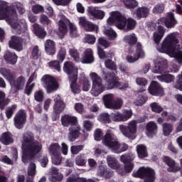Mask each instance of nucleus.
Segmentation results:
<instances>
[{
    "instance_id": "nucleus-1",
    "label": "nucleus",
    "mask_w": 182,
    "mask_h": 182,
    "mask_svg": "<svg viewBox=\"0 0 182 182\" xmlns=\"http://www.w3.org/2000/svg\"><path fill=\"white\" fill-rule=\"evenodd\" d=\"M0 18L1 19H6V22L11 25L12 29H14L17 35H21L24 33V37H19L17 36H13L11 38V40L9 41V46L11 49H14L18 52H21L23 49V42L31 40V36L29 33L26 32L28 31V24L25 19H21L18 21V14L15 10H11V14L12 16L10 17L6 13L8 11V7L4 6H0ZM15 21H18L15 22Z\"/></svg>"
},
{
    "instance_id": "nucleus-2",
    "label": "nucleus",
    "mask_w": 182,
    "mask_h": 182,
    "mask_svg": "<svg viewBox=\"0 0 182 182\" xmlns=\"http://www.w3.org/2000/svg\"><path fill=\"white\" fill-rule=\"evenodd\" d=\"M21 149L23 151L21 160L23 163L26 164L33 160L35 156L42 151V144L35 139L33 134L26 132L23 135Z\"/></svg>"
},
{
    "instance_id": "nucleus-3",
    "label": "nucleus",
    "mask_w": 182,
    "mask_h": 182,
    "mask_svg": "<svg viewBox=\"0 0 182 182\" xmlns=\"http://www.w3.org/2000/svg\"><path fill=\"white\" fill-rule=\"evenodd\" d=\"M107 69L113 70V72H102V79L105 81L107 89L112 90L122 86V83L119 82V78L117 76V65L114 61L107 59L105 62Z\"/></svg>"
},
{
    "instance_id": "nucleus-4",
    "label": "nucleus",
    "mask_w": 182,
    "mask_h": 182,
    "mask_svg": "<svg viewBox=\"0 0 182 182\" xmlns=\"http://www.w3.org/2000/svg\"><path fill=\"white\" fill-rule=\"evenodd\" d=\"M102 144L117 154H120V153H123L129 149V145L126 143L120 144L117 137L110 130L105 134L102 139Z\"/></svg>"
},
{
    "instance_id": "nucleus-5",
    "label": "nucleus",
    "mask_w": 182,
    "mask_h": 182,
    "mask_svg": "<svg viewBox=\"0 0 182 182\" xmlns=\"http://www.w3.org/2000/svg\"><path fill=\"white\" fill-rule=\"evenodd\" d=\"M168 66L167 65V60L161 59L155 63L153 72L154 73H160L161 75L156 76V79L159 82H165V83H171L174 82V76L168 74Z\"/></svg>"
},
{
    "instance_id": "nucleus-6",
    "label": "nucleus",
    "mask_w": 182,
    "mask_h": 182,
    "mask_svg": "<svg viewBox=\"0 0 182 182\" xmlns=\"http://www.w3.org/2000/svg\"><path fill=\"white\" fill-rule=\"evenodd\" d=\"M146 120L147 116L139 117L136 121L132 120L129 122L128 125H120L119 130L125 137H127L129 140H134L136 139V133H137V123H144Z\"/></svg>"
},
{
    "instance_id": "nucleus-7",
    "label": "nucleus",
    "mask_w": 182,
    "mask_h": 182,
    "mask_svg": "<svg viewBox=\"0 0 182 182\" xmlns=\"http://www.w3.org/2000/svg\"><path fill=\"white\" fill-rule=\"evenodd\" d=\"M133 177L135 178H144V182L156 181V171L151 168L140 167L137 171L132 173Z\"/></svg>"
},
{
    "instance_id": "nucleus-8",
    "label": "nucleus",
    "mask_w": 182,
    "mask_h": 182,
    "mask_svg": "<svg viewBox=\"0 0 182 182\" xmlns=\"http://www.w3.org/2000/svg\"><path fill=\"white\" fill-rule=\"evenodd\" d=\"M177 43H178V39L174 34L171 33L163 41L159 52L163 53H174Z\"/></svg>"
},
{
    "instance_id": "nucleus-9",
    "label": "nucleus",
    "mask_w": 182,
    "mask_h": 182,
    "mask_svg": "<svg viewBox=\"0 0 182 182\" xmlns=\"http://www.w3.org/2000/svg\"><path fill=\"white\" fill-rule=\"evenodd\" d=\"M90 77L92 81V87L90 90V93L91 95H92V96H99V95L103 93V92L105 91L103 80L96 73H91Z\"/></svg>"
},
{
    "instance_id": "nucleus-10",
    "label": "nucleus",
    "mask_w": 182,
    "mask_h": 182,
    "mask_svg": "<svg viewBox=\"0 0 182 182\" xmlns=\"http://www.w3.org/2000/svg\"><path fill=\"white\" fill-rule=\"evenodd\" d=\"M41 82L48 94L56 92L59 87V84L58 83V81H56V79L49 75H45L43 76Z\"/></svg>"
},
{
    "instance_id": "nucleus-11",
    "label": "nucleus",
    "mask_w": 182,
    "mask_h": 182,
    "mask_svg": "<svg viewBox=\"0 0 182 182\" xmlns=\"http://www.w3.org/2000/svg\"><path fill=\"white\" fill-rule=\"evenodd\" d=\"M136 26H137V21L134 18L132 17L127 18L124 15H122L121 23L119 24L120 31H125L126 32H129L136 29Z\"/></svg>"
},
{
    "instance_id": "nucleus-12",
    "label": "nucleus",
    "mask_w": 182,
    "mask_h": 182,
    "mask_svg": "<svg viewBox=\"0 0 182 182\" xmlns=\"http://www.w3.org/2000/svg\"><path fill=\"white\" fill-rule=\"evenodd\" d=\"M134 155L132 154H126L120 156V161L124 164V170L125 173H132L134 168Z\"/></svg>"
},
{
    "instance_id": "nucleus-13",
    "label": "nucleus",
    "mask_w": 182,
    "mask_h": 182,
    "mask_svg": "<svg viewBox=\"0 0 182 182\" xmlns=\"http://www.w3.org/2000/svg\"><path fill=\"white\" fill-rule=\"evenodd\" d=\"M14 126L18 130L23 129L25 124H26V111L25 109L18 110L14 117Z\"/></svg>"
},
{
    "instance_id": "nucleus-14",
    "label": "nucleus",
    "mask_w": 182,
    "mask_h": 182,
    "mask_svg": "<svg viewBox=\"0 0 182 182\" xmlns=\"http://www.w3.org/2000/svg\"><path fill=\"white\" fill-rule=\"evenodd\" d=\"M140 58H144V50H143L141 43H138L136 46V53L129 54L127 55L126 60L128 63H134V62H137Z\"/></svg>"
},
{
    "instance_id": "nucleus-15",
    "label": "nucleus",
    "mask_w": 182,
    "mask_h": 182,
    "mask_svg": "<svg viewBox=\"0 0 182 182\" xmlns=\"http://www.w3.org/2000/svg\"><path fill=\"white\" fill-rule=\"evenodd\" d=\"M63 70L68 75V79L77 77L78 70L72 61H65L63 64Z\"/></svg>"
},
{
    "instance_id": "nucleus-16",
    "label": "nucleus",
    "mask_w": 182,
    "mask_h": 182,
    "mask_svg": "<svg viewBox=\"0 0 182 182\" xmlns=\"http://www.w3.org/2000/svg\"><path fill=\"white\" fill-rule=\"evenodd\" d=\"M87 15L92 21L102 20L105 18V11L100 10L99 7L89 6L87 9Z\"/></svg>"
},
{
    "instance_id": "nucleus-17",
    "label": "nucleus",
    "mask_w": 182,
    "mask_h": 182,
    "mask_svg": "<svg viewBox=\"0 0 182 182\" xmlns=\"http://www.w3.org/2000/svg\"><path fill=\"white\" fill-rule=\"evenodd\" d=\"M148 91L152 96H163L164 95V90L163 87L156 80L151 82L150 85L148 87Z\"/></svg>"
},
{
    "instance_id": "nucleus-18",
    "label": "nucleus",
    "mask_w": 182,
    "mask_h": 182,
    "mask_svg": "<svg viewBox=\"0 0 182 182\" xmlns=\"http://www.w3.org/2000/svg\"><path fill=\"white\" fill-rule=\"evenodd\" d=\"M61 123L64 127H69V126L73 127L79 124L77 117L70 116L69 114H65L64 116L61 117Z\"/></svg>"
},
{
    "instance_id": "nucleus-19",
    "label": "nucleus",
    "mask_w": 182,
    "mask_h": 182,
    "mask_svg": "<svg viewBox=\"0 0 182 182\" xmlns=\"http://www.w3.org/2000/svg\"><path fill=\"white\" fill-rule=\"evenodd\" d=\"M80 62L85 65H90L95 62V55H93V50L92 48H87L83 52Z\"/></svg>"
},
{
    "instance_id": "nucleus-20",
    "label": "nucleus",
    "mask_w": 182,
    "mask_h": 182,
    "mask_svg": "<svg viewBox=\"0 0 182 182\" xmlns=\"http://www.w3.org/2000/svg\"><path fill=\"white\" fill-rule=\"evenodd\" d=\"M145 129L147 137H150L151 139L156 136L157 132H159V126H157V124L154 121L149 122L146 124Z\"/></svg>"
},
{
    "instance_id": "nucleus-21",
    "label": "nucleus",
    "mask_w": 182,
    "mask_h": 182,
    "mask_svg": "<svg viewBox=\"0 0 182 182\" xmlns=\"http://www.w3.org/2000/svg\"><path fill=\"white\" fill-rule=\"evenodd\" d=\"M80 125L79 124L74 127H70L68 129V139L69 141H75L80 136Z\"/></svg>"
},
{
    "instance_id": "nucleus-22",
    "label": "nucleus",
    "mask_w": 182,
    "mask_h": 182,
    "mask_svg": "<svg viewBox=\"0 0 182 182\" xmlns=\"http://www.w3.org/2000/svg\"><path fill=\"white\" fill-rule=\"evenodd\" d=\"M122 13L119 11L112 12L111 17L107 20L108 25L112 26V25L115 24L117 29H119V24H120L122 21Z\"/></svg>"
},
{
    "instance_id": "nucleus-23",
    "label": "nucleus",
    "mask_w": 182,
    "mask_h": 182,
    "mask_svg": "<svg viewBox=\"0 0 182 182\" xmlns=\"http://www.w3.org/2000/svg\"><path fill=\"white\" fill-rule=\"evenodd\" d=\"M79 24L82 26L86 32H95V31H97L98 29V27L96 26V24L88 21L86 20V18H85V17L80 18Z\"/></svg>"
},
{
    "instance_id": "nucleus-24",
    "label": "nucleus",
    "mask_w": 182,
    "mask_h": 182,
    "mask_svg": "<svg viewBox=\"0 0 182 182\" xmlns=\"http://www.w3.org/2000/svg\"><path fill=\"white\" fill-rule=\"evenodd\" d=\"M49 173L48 180L50 182H60L63 180V174L59 172V169L56 167H51Z\"/></svg>"
},
{
    "instance_id": "nucleus-25",
    "label": "nucleus",
    "mask_w": 182,
    "mask_h": 182,
    "mask_svg": "<svg viewBox=\"0 0 182 182\" xmlns=\"http://www.w3.org/2000/svg\"><path fill=\"white\" fill-rule=\"evenodd\" d=\"M26 80L25 77L21 75L17 79L14 78L10 82V85L15 89L16 92H19V90H23V87H25V82Z\"/></svg>"
},
{
    "instance_id": "nucleus-26",
    "label": "nucleus",
    "mask_w": 182,
    "mask_h": 182,
    "mask_svg": "<svg viewBox=\"0 0 182 182\" xmlns=\"http://www.w3.org/2000/svg\"><path fill=\"white\" fill-rule=\"evenodd\" d=\"M164 161L168 166L167 168L168 173H177V171L181 170V168L176 164V161L170 158V156H164Z\"/></svg>"
},
{
    "instance_id": "nucleus-27",
    "label": "nucleus",
    "mask_w": 182,
    "mask_h": 182,
    "mask_svg": "<svg viewBox=\"0 0 182 182\" xmlns=\"http://www.w3.org/2000/svg\"><path fill=\"white\" fill-rule=\"evenodd\" d=\"M54 112L55 113H62L63 110H65V108L66 107V104L65 102H63V100H62V97L60 95H55L54 98Z\"/></svg>"
},
{
    "instance_id": "nucleus-28",
    "label": "nucleus",
    "mask_w": 182,
    "mask_h": 182,
    "mask_svg": "<svg viewBox=\"0 0 182 182\" xmlns=\"http://www.w3.org/2000/svg\"><path fill=\"white\" fill-rule=\"evenodd\" d=\"M166 33V28L163 26H158L157 30L153 34L154 42L159 46Z\"/></svg>"
},
{
    "instance_id": "nucleus-29",
    "label": "nucleus",
    "mask_w": 182,
    "mask_h": 182,
    "mask_svg": "<svg viewBox=\"0 0 182 182\" xmlns=\"http://www.w3.org/2000/svg\"><path fill=\"white\" fill-rule=\"evenodd\" d=\"M97 175L99 177H104L106 179L112 178L113 177V171L107 169V166L100 165L98 167Z\"/></svg>"
},
{
    "instance_id": "nucleus-30",
    "label": "nucleus",
    "mask_w": 182,
    "mask_h": 182,
    "mask_svg": "<svg viewBox=\"0 0 182 182\" xmlns=\"http://www.w3.org/2000/svg\"><path fill=\"white\" fill-rule=\"evenodd\" d=\"M15 141L14 135L10 132H3L0 136V142L4 146H9Z\"/></svg>"
},
{
    "instance_id": "nucleus-31",
    "label": "nucleus",
    "mask_w": 182,
    "mask_h": 182,
    "mask_svg": "<svg viewBox=\"0 0 182 182\" xmlns=\"http://www.w3.org/2000/svg\"><path fill=\"white\" fill-rule=\"evenodd\" d=\"M44 48L47 55H53L56 53V43L50 39L46 41L44 43Z\"/></svg>"
},
{
    "instance_id": "nucleus-32",
    "label": "nucleus",
    "mask_w": 182,
    "mask_h": 182,
    "mask_svg": "<svg viewBox=\"0 0 182 182\" xmlns=\"http://www.w3.org/2000/svg\"><path fill=\"white\" fill-rule=\"evenodd\" d=\"M178 22L174 16V14L169 12L166 16L165 26L168 29H171L177 25Z\"/></svg>"
},
{
    "instance_id": "nucleus-33",
    "label": "nucleus",
    "mask_w": 182,
    "mask_h": 182,
    "mask_svg": "<svg viewBox=\"0 0 182 182\" xmlns=\"http://www.w3.org/2000/svg\"><path fill=\"white\" fill-rule=\"evenodd\" d=\"M33 29L34 31V34L36 35V36L39 38V39H45V38H46V31H45V28L41 26L39 24L34 23L33 25Z\"/></svg>"
},
{
    "instance_id": "nucleus-34",
    "label": "nucleus",
    "mask_w": 182,
    "mask_h": 182,
    "mask_svg": "<svg viewBox=\"0 0 182 182\" xmlns=\"http://www.w3.org/2000/svg\"><path fill=\"white\" fill-rule=\"evenodd\" d=\"M0 73L1 75H2L4 79H6V80H8V82H9V83L11 80H14V79H16V77L15 73H12L9 68H1Z\"/></svg>"
},
{
    "instance_id": "nucleus-35",
    "label": "nucleus",
    "mask_w": 182,
    "mask_h": 182,
    "mask_svg": "<svg viewBox=\"0 0 182 182\" xmlns=\"http://www.w3.org/2000/svg\"><path fill=\"white\" fill-rule=\"evenodd\" d=\"M136 149L139 159H146V157H149V152L147 151V146H146V145L138 144Z\"/></svg>"
},
{
    "instance_id": "nucleus-36",
    "label": "nucleus",
    "mask_w": 182,
    "mask_h": 182,
    "mask_svg": "<svg viewBox=\"0 0 182 182\" xmlns=\"http://www.w3.org/2000/svg\"><path fill=\"white\" fill-rule=\"evenodd\" d=\"M4 59L9 65H16L18 62V55L16 53L10 51H6L4 55Z\"/></svg>"
},
{
    "instance_id": "nucleus-37",
    "label": "nucleus",
    "mask_w": 182,
    "mask_h": 182,
    "mask_svg": "<svg viewBox=\"0 0 182 182\" xmlns=\"http://www.w3.org/2000/svg\"><path fill=\"white\" fill-rule=\"evenodd\" d=\"M124 43H127L129 46H134V45H137V36L134 33L128 34L125 36L123 38Z\"/></svg>"
},
{
    "instance_id": "nucleus-38",
    "label": "nucleus",
    "mask_w": 182,
    "mask_h": 182,
    "mask_svg": "<svg viewBox=\"0 0 182 182\" xmlns=\"http://www.w3.org/2000/svg\"><path fill=\"white\" fill-rule=\"evenodd\" d=\"M149 12L150 10L147 7H139L136 10V16L138 20L141 19V18H147L149 16Z\"/></svg>"
},
{
    "instance_id": "nucleus-39",
    "label": "nucleus",
    "mask_w": 182,
    "mask_h": 182,
    "mask_svg": "<svg viewBox=\"0 0 182 182\" xmlns=\"http://www.w3.org/2000/svg\"><path fill=\"white\" fill-rule=\"evenodd\" d=\"M66 21H68L66 18V16L62 15L61 20L58 21V31L62 33V35H65V33L68 32V26H66V23H65Z\"/></svg>"
},
{
    "instance_id": "nucleus-40",
    "label": "nucleus",
    "mask_w": 182,
    "mask_h": 182,
    "mask_svg": "<svg viewBox=\"0 0 182 182\" xmlns=\"http://www.w3.org/2000/svg\"><path fill=\"white\" fill-rule=\"evenodd\" d=\"M69 80L71 82L70 85L71 92H73L74 95L80 93V87H79V85H77V77H75L74 78H70Z\"/></svg>"
},
{
    "instance_id": "nucleus-41",
    "label": "nucleus",
    "mask_w": 182,
    "mask_h": 182,
    "mask_svg": "<svg viewBox=\"0 0 182 182\" xmlns=\"http://www.w3.org/2000/svg\"><path fill=\"white\" fill-rule=\"evenodd\" d=\"M102 100L105 107H107V109H110V107H112L113 100H114V95L113 94H107L103 96Z\"/></svg>"
},
{
    "instance_id": "nucleus-42",
    "label": "nucleus",
    "mask_w": 182,
    "mask_h": 182,
    "mask_svg": "<svg viewBox=\"0 0 182 182\" xmlns=\"http://www.w3.org/2000/svg\"><path fill=\"white\" fill-rule=\"evenodd\" d=\"M107 162L111 168H113V170H119V167H120V165L119 164V162L117 161V159L113 156H108L107 157Z\"/></svg>"
},
{
    "instance_id": "nucleus-43",
    "label": "nucleus",
    "mask_w": 182,
    "mask_h": 182,
    "mask_svg": "<svg viewBox=\"0 0 182 182\" xmlns=\"http://www.w3.org/2000/svg\"><path fill=\"white\" fill-rule=\"evenodd\" d=\"M136 83L139 86H141V88L138 90V93H143V92H146V86L148 83L147 80L143 77H137L136 79Z\"/></svg>"
},
{
    "instance_id": "nucleus-44",
    "label": "nucleus",
    "mask_w": 182,
    "mask_h": 182,
    "mask_svg": "<svg viewBox=\"0 0 182 182\" xmlns=\"http://www.w3.org/2000/svg\"><path fill=\"white\" fill-rule=\"evenodd\" d=\"M111 117L109 114V113L103 112L100 114V115L97 117V119L101 123H105V124H109V123H112Z\"/></svg>"
},
{
    "instance_id": "nucleus-45",
    "label": "nucleus",
    "mask_w": 182,
    "mask_h": 182,
    "mask_svg": "<svg viewBox=\"0 0 182 182\" xmlns=\"http://www.w3.org/2000/svg\"><path fill=\"white\" fill-rule=\"evenodd\" d=\"M86 163H87V158H86V155L85 154H80L75 158V164L77 166L83 167V166H86Z\"/></svg>"
},
{
    "instance_id": "nucleus-46",
    "label": "nucleus",
    "mask_w": 182,
    "mask_h": 182,
    "mask_svg": "<svg viewBox=\"0 0 182 182\" xmlns=\"http://www.w3.org/2000/svg\"><path fill=\"white\" fill-rule=\"evenodd\" d=\"M174 127L170 123L165 122L162 124V130L164 136H170L173 132Z\"/></svg>"
},
{
    "instance_id": "nucleus-47",
    "label": "nucleus",
    "mask_w": 182,
    "mask_h": 182,
    "mask_svg": "<svg viewBox=\"0 0 182 182\" xmlns=\"http://www.w3.org/2000/svg\"><path fill=\"white\" fill-rule=\"evenodd\" d=\"M6 95L3 92L0 90V109L3 110L4 107L7 106V105H9V102H11V100L9 98H5Z\"/></svg>"
},
{
    "instance_id": "nucleus-48",
    "label": "nucleus",
    "mask_w": 182,
    "mask_h": 182,
    "mask_svg": "<svg viewBox=\"0 0 182 182\" xmlns=\"http://www.w3.org/2000/svg\"><path fill=\"white\" fill-rule=\"evenodd\" d=\"M59 150H60V145L58 143L51 144L48 149V151L50 154H52V156L60 154Z\"/></svg>"
},
{
    "instance_id": "nucleus-49",
    "label": "nucleus",
    "mask_w": 182,
    "mask_h": 182,
    "mask_svg": "<svg viewBox=\"0 0 182 182\" xmlns=\"http://www.w3.org/2000/svg\"><path fill=\"white\" fill-rule=\"evenodd\" d=\"M127 9H134L138 6L139 3L136 0H122Z\"/></svg>"
},
{
    "instance_id": "nucleus-50",
    "label": "nucleus",
    "mask_w": 182,
    "mask_h": 182,
    "mask_svg": "<svg viewBox=\"0 0 182 182\" xmlns=\"http://www.w3.org/2000/svg\"><path fill=\"white\" fill-rule=\"evenodd\" d=\"M166 6L164 3H158L153 9L152 12L154 15L163 14Z\"/></svg>"
},
{
    "instance_id": "nucleus-51",
    "label": "nucleus",
    "mask_w": 182,
    "mask_h": 182,
    "mask_svg": "<svg viewBox=\"0 0 182 182\" xmlns=\"http://www.w3.org/2000/svg\"><path fill=\"white\" fill-rule=\"evenodd\" d=\"M65 59H66V48L61 47L57 53V60L63 63Z\"/></svg>"
},
{
    "instance_id": "nucleus-52",
    "label": "nucleus",
    "mask_w": 182,
    "mask_h": 182,
    "mask_svg": "<svg viewBox=\"0 0 182 182\" xmlns=\"http://www.w3.org/2000/svg\"><path fill=\"white\" fill-rule=\"evenodd\" d=\"M34 99L36 102L42 103L45 99V92H43V90H39L36 91L34 93Z\"/></svg>"
},
{
    "instance_id": "nucleus-53",
    "label": "nucleus",
    "mask_w": 182,
    "mask_h": 182,
    "mask_svg": "<svg viewBox=\"0 0 182 182\" xmlns=\"http://www.w3.org/2000/svg\"><path fill=\"white\" fill-rule=\"evenodd\" d=\"M60 61L58 60H51L48 63V66L50 69H54L55 70H58V72H60Z\"/></svg>"
},
{
    "instance_id": "nucleus-54",
    "label": "nucleus",
    "mask_w": 182,
    "mask_h": 182,
    "mask_svg": "<svg viewBox=\"0 0 182 182\" xmlns=\"http://www.w3.org/2000/svg\"><path fill=\"white\" fill-rule=\"evenodd\" d=\"M69 53L70 56L73 58L75 62H79V60H80V54L79 53V51H77V50H76L75 48L70 49Z\"/></svg>"
},
{
    "instance_id": "nucleus-55",
    "label": "nucleus",
    "mask_w": 182,
    "mask_h": 182,
    "mask_svg": "<svg viewBox=\"0 0 182 182\" xmlns=\"http://www.w3.org/2000/svg\"><path fill=\"white\" fill-rule=\"evenodd\" d=\"M110 117L113 122H124L123 119V114L119 112H112L110 114Z\"/></svg>"
},
{
    "instance_id": "nucleus-56",
    "label": "nucleus",
    "mask_w": 182,
    "mask_h": 182,
    "mask_svg": "<svg viewBox=\"0 0 182 182\" xmlns=\"http://www.w3.org/2000/svg\"><path fill=\"white\" fill-rule=\"evenodd\" d=\"M151 107V112H154V113H161L163 112L164 109L161 106H160L157 102H152L149 105Z\"/></svg>"
},
{
    "instance_id": "nucleus-57",
    "label": "nucleus",
    "mask_w": 182,
    "mask_h": 182,
    "mask_svg": "<svg viewBox=\"0 0 182 182\" xmlns=\"http://www.w3.org/2000/svg\"><path fill=\"white\" fill-rule=\"evenodd\" d=\"M84 148L85 146L83 145H73L70 147L71 154H79V153H80Z\"/></svg>"
},
{
    "instance_id": "nucleus-58",
    "label": "nucleus",
    "mask_w": 182,
    "mask_h": 182,
    "mask_svg": "<svg viewBox=\"0 0 182 182\" xmlns=\"http://www.w3.org/2000/svg\"><path fill=\"white\" fill-rule=\"evenodd\" d=\"M123 106V100L118 98L114 102H112V106L109 109H114L115 110H119Z\"/></svg>"
},
{
    "instance_id": "nucleus-59",
    "label": "nucleus",
    "mask_w": 182,
    "mask_h": 182,
    "mask_svg": "<svg viewBox=\"0 0 182 182\" xmlns=\"http://www.w3.org/2000/svg\"><path fill=\"white\" fill-rule=\"evenodd\" d=\"M28 176H36V164L33 162H31L28 167Z\"/></svg>"
},
{
    "instance_id": "nucleus-60",
    "label": "nucleus",
    "mask_w": 182,
    "mask_h": 182,
    "mask_svg": "<svg viewBox=\"0 0 182 182\" xmlns=\"http://www.w3.org/2000/svg\"><path fill=\"white\" fill-rule=\"evenodd\" d=\"M16 107H18L16 105H13L6 110V117L7 119H11V117L14 116V113L15 110H16Z\"/></svg>"
},
{
    "instance_id": "nucleus-61",
    "label": "nucleus",
    "mask_w": 182,
    "mask_h": 182,
    "mask_svg": "<svg viewBox=\"0 0 182 182\" xmlns=\"http://www.w3.org/2000/svg\"><path fill=\"white\" fill-rule=\"evenodd\" d=\"M105 35H106V36H107V38L111 40L116 39V38L117 37L116 31H114V30L112 28L106 29L105 31Z\"/></svg>"
},
{
    "instance_id": "nucleus-62",
    "label": "nucleus",
    "mask_w": 182,
    "mask_h": 182,
    "mask_svg": "<svg viewBox=\"0 0 182 182\" xmlns=\"http://www.w3.org/2000/svg\"><path fill=\"white\" fill-rule=\"evenodd\" d=\"M147 95L146 94H140L138 97V102L136 103L137 106H143L148 100Z\"/></svg>"
},
{
    "instance_id": "nucleus-63",
    "label": "nucleus",
    "mask_w": 182,
    "mask_h": 182,
    "mask_svg": "<svg viewBox=\"0 0 182 182\" xmlns=\"http://www.w3.org/2000/svg\"><path fill=\"white\" fill-rule=\"evenodd\" d=\"M85 41L86 43H88L89 45H95L96 43V37L94 35L87 34L85 36Z\"/></svg>"
},
{
    "instance_id": "nucleus-64",
    "label": "nucleus",
    "mask_w": 182,
    "mask_h": 182,
    "mask_svg": "<svg viewBox=\"0 0 182 182\" xmlns=\"http://www.w3.org/2000/svg\"><path fill=\"white\" fill-rule=\"evenodd\" d=\"M45 11V9L43 6H41L40 4H36L32 6V12L33 14H41Z\"/></svg>"
}]
</instances>
